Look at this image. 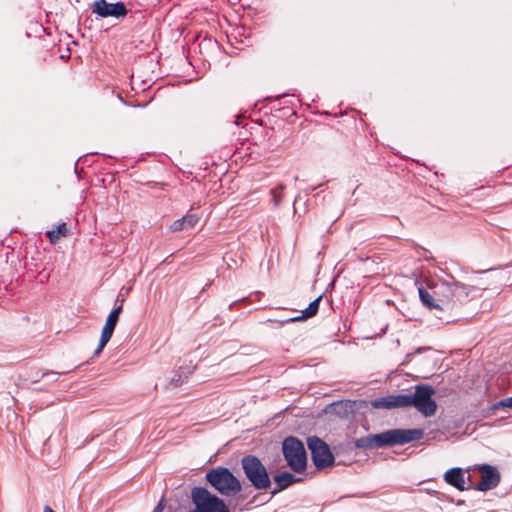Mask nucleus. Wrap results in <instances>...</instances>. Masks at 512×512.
Segmentation results:
<instances>
[{"mask_svg":"<svg viewBox=\"0 0 512 512\" xmlns=\"http://www.w3.org/2000/svg\"><path fill=\"white\" fill-rule=\"evenodd\" d=\"M162 509H163V503H162V501H160L155 509V512H160Z\"/></svg>","mask_w":512,"mask_h":512,"instance_id":"21","label":"nucleus"},{"mask_svg":"<svg viewBox=\"0 0 512 512\" xmlns=\"http://www.w3.org/2000/svg\"><path fill=\"white\" fill-rule=\"evenodd\" d=\"M122 311V305H119L116 309H114L107 317L105 325L101 332V337L99 340V344L97 349L95 350L94 354L98 355L101 353V351L104 349V347L107 345L109 340L111 339L114 329L117 325L119 315Z\"/></svg>","mask_w":512,"mask_h":512,"instance_id":"9","label":"nucleus"},{"mask_svg":"<svg viewBox=\"0 0 512 512\" xmlns=\"http://www.w3.org/2000/svg\"><path fill=\"white\" fill-rule=\"evenodd\" d=\"M279 189L282 191V190H284V189H285V186H284L283 184H280V185H279Z\"/></svg>","mask_w":512,"mask_h":512,"instance_id":"23","label":"nucleus"},{"mask_svg":"<svg viewBox=\"0 0 512 512\" xmlns=\"http://www.w3.org/2000/svg\"><path fill=\"white\" fill-rule=\"evenodd\" d=\"M423 434L421 429H392L379 434L358 438L355 441V446L357 448H375L402 445L419 440Z\"/></svg>","mask_w":512,"mask_h":512,"instance_id":"2","label":"nucleus"},{"mask_svg":"<svg viewBox=\"0 0 512 512\" xmlns=\"http://www.w3.org/2000/svg\"><path fill=\"white\" fill-rule=\"evenodd\" d=\"M419 297L422 303L428 307L429 309H438L441 308V305L437 302L436 296L432 293L430 294L427 290L420 287L418 289Z\"/></svg>","mask_w":512,"mask_h":512,"instance_id":"14","label":"nucleus"},{"mask_svg":"<svg viewBox=\"0 0 512 512\" xmlns=\"http://www.w3.org/2000/svg\"><path fill=\"white\" fill-rule=\"evenodd\" d=\"M275 206H278L281 202V195L277 193V189H271L270 191Z\"/></svg>","mask_w":512,"mask_h":512,"instance_id":"20","label":"nucleus"},{"mask_svg":"<svg viewBox=\"0 0 512 512\" xmlns=\"http://www.w3.org/2000/svg\"><path fill=\"white\" fill-rule=\"evenodd\" d=\"M43 512H54L49 506H46L44 508V511Z\"/></svg>","mask_w":512,"mask_h":512,"instance_id":"22","label":"nucleus"},{"mask_svg":"<svg viewBox=\"0 0 512 512\" xmlns=\"http://www.w3.org/2000/svg\"><path fill=\"white\" fill-rule=\"evenodd\" d=\"M91 9L93 14L101 18L123 19L128 14L123 2L108 3L106 0H95Z\"/></svg>","mask_w":512,"mask_h":512,"instance_id":"8","label":"nucleus"},{"mask_svg":"<svg viewBox=\"0 0 512 512\" xmlns=\"http://www.w3.org/2000/svg\"><path fill=\"white\" fill-rule=\"evenodd\" d=\"M478 471L481 473L480 482L476 489L479 491H488L495 488L500 482L498 470L491 465H478Z\"/></svg>","mask_w":512,"mask_h":512,"instance_id":"10","label":"nucleus"},{"mask_svg":"<svg viewBox=\"0 0 512 512\" xmlns=\"http://www.w3.org/2000/svg\"><path fill=\"white\" fill-rule=\"evenodd\" d=\"M311 451L312 460L317 468H325L333 464L334 457L328 445L318 437H310L307 440Z\"/></svg>","mask_w":512,"mask_h":512,"instance_id":"7","label":"nucleus"},{"mask_svg":"<svg viewBox=\"0 0 512 512\" xmlns=\"http://www.w3.org/2000/svg\"><path fill=\"white\" fill-rule=\"evenodd\" d=\"M434 389L429 385H417L415 391L409 394L387 395L371 401L375 409H392L414 407L425 417L435 414L436 402L432 399Z\"/></svg>","mask_w":512,"mask_h":512,"instance_id":"1","label":"nucleus"},{"mask_svg":"<svg viewBox=\"0 0 512 512\" xmlns=\"http://www.w3.org/2000/svg\"><path fill=\"white\" fill-rule=\"evenodd\" d=\"M460 288L458 283L441 281L432 287V292L436 296L437 302L442 305L456 297Z\"/></svg>","mask_w":512,"mask_h":512,"instance_id":"11","label":"nucleus"},{"mask_svg":"<svg viewBox=\"0 0 512 512\" xmlns=\"http://www.w3.org/2000/svg\"><path fill=\"white\" fill-rule=\"evenodd\" d=\"M199 221V217L195 214H187L186 216L182 217L181 219H178L174 221L170 229L173 232H178L182 230H188L193 228L197 222Z\"/></svg>","mask_w":512,"mask_h":512,"instance_id":"13","label":"nucleus"},{"mask_svg":"<svg viewBox=\"0 0 512 512\" xmlns=\"http://www.w3.org/2000/svg\"><path fill=\"white\" fill-rule=\"evenodd\" d=\"M241 463L246 477L256 489L265 490L270 487L268 472L257 457L246 456Z\"/></svg>","mask_w":512,"mask_h":512,"instance_id":"4","label":"nucleus"},{"mask_svg":"<svg viewBox=\"0 0 512 512\" xmlns=\"http://www.w3.org/2000/svg\"><path fill=\"white\" fill-rule=\"evenodd\" d=\"M186 375H182L181 373H176L170 380L169 385L173 388H176L184 383L186 379Z\"/></svg>","mask_w":512,"mask_h":512,"instance_id":"18","label":"nucleus"},{"mask_svg":"<svg viewBox=\"0 0 512 512\" xmlns=\"http://www.w3.org/2000/svg\"><path fill=\"white\" fill-rule=\"evenodd\" d=\"M492 408L494 410L499 408H512V396L498 401Z\"/></svg>","mask_w":512,"mask_h":512,"instance_id":"19","label":"nucleus"},{"mask_svg":"<svg viewBox=\"0 0 512 512\" xmlns=\"http://www.w3.org/2000/svg\"><path fill=\"white\" fill-rule=\"evenodd\" d=\"M207 481L222 495L231 496L241 490L239 480L224 467H217L206 475Z\"/></svg>","mask_w":512,"mask_h":512,"instance_id":"3","label":"nucleus"},{"mask_svg":"<svg viewBox=\"0 0 512 512\" xmlns=\"http://www.w3.org/2000/svg\"><path fill=\"white\" fill-rule=\"evenodd\" d=\"M192 500L196 506L193 512H228L224 502L204 488H194Z\"/></svg>","mask_w":512,"mask_h":512,"instance_id":"6","label":"nucleus"},{"mask_svg":"<svg viewBox=\"0 0 512 512\" xmlns=\"http://www.w3.org/2000/svg\"><path fill=\"white\" fill-rule=\"evenodd\" d=\"M320 299L321 298L319 297V298L315 299L314 301H312L309 304V306L302 312L303 314L301 317L293 318L292 320L307 319V318L314 316L319 309Z\"/></svg>","mask_w":512,"mask_h":512,"instance_id":"17","label":"nucleus"},{"mask_svg":"<svg viewBox=\"0 0 512 512\" xmlns=\"http://www.w3.org/2000/svg\"><path fill=\"white\" fill-rule=\"evenodd\" d=\"M283 454L289 467L299 473L305 470L307 464L303 443L294 437L286 438L283 442Z\"/></svg>","mask_w":512,"mask_h":512,"instance_id":"5","label":"nucleus"},{"mask_svg":"<svg viewBox=\"0 0 512 512\" xmlns=\"http://www.w3.org/2000/svg\"><path fill=\"white\" fill-rule=\"evenodd\" d=\"M445 481L456 487L458 490L463 491L466 489L465 473L460 468H452L444 474Z\"/></svg>","mask_w":512,"mask_h":512,"instance_id":"12","label":"nucleus"},{"mask_svg":"<svg viewBox=\"0 0 512 512\" xmlns=\"http://www.w3.org/2000/svg\"><path fill=\"white\" fill-rule=\"evenodd\" d=\"M67 233L68 228L66 223H61L55 229L48 232V238L51 243H56L60 240L61 237L66 236Z\"/></svg>","mask_w":512,"mask_h":512,"instance_id":"16","label":"nucleus"},{"mask_svg":"<svg viewBox=\"0 0 512 512\" xmlns=\"http://www.w3.org/2000/svg\"><path fill=\"white\" fill-rule=\"evenodd\" d=\"M275 483L279 486L280 490H283L295 482L300 481V479L296 478L293 474L289 472H283L275 476Z\"/></svg>","mask_w":512,"mask_h":512,"instance_id":"15","label":"nucleus"}]
</instances>
